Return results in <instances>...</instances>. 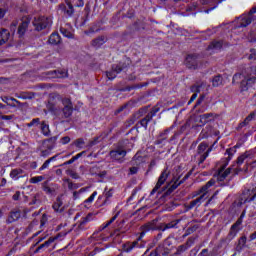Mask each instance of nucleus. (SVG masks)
I'll return each instance as SVG.
<instances>
[{
    "instance_id": "f257e3e1",
    "label": "nucleus",
    "mask_w": 256,
    "mask_h": 256,
    "mask_svg": "<svg viewBox=\"0 0 256 256\" xmlns=\"http://www.w3.org/2000/svg\"><path fill=\"white\" fill-rule=\"evenodd\" d=\"M240 83V92L243 93L245 91L250 90L255 87L256 83V67L252 66L245 70V74L236 73L233 75L232 84L237 85Z\"/></svg>"
},
{
    "instance_id": "f03ea898",
    "label": "nucleus",
    "mask_w": 256,
    "mask_h": 256,
    "mask_svg": "<svg viewBox=\"0 0 256 256\" xmlns=\"http://www.w3.org/2000/svg\"><path fill=\"white\" fill-rule=\"evenodd\" d=\"M246 159H253V150H247L244 153H242L240 156L237 157L235 161H233L232 165H230L228 168H225L224 170H221V160L218 162V169L215 173V177L217 178V181L222 183L231 175V171H233V167L237 165V167H241L243 163H245Z\"/></svg>"
},
{
    "instance_id": "7ed1b4c3",
    "label": "nucleus",
    "mask_w": 256,
    "mask_h": 256,
    "mask_svg": "<svg viewBox=\"0 0 256 256\" xmlns=\"http://www.w3.org/2000/svg\"><path fill=\"white\" fill-rule=\"evenodd\" d=\"M150 225H142L140 226L139 236L134 241H126L122 244V251L123 253H133L135 249H145L147 242L143 240V238L147 235V233L151 232Z\"/></svg>"
},
{
    "instance_id": "20e7f679",
    "label": "nucleus",
    "mask_w": 256,
    "mask_h": 256,
    "mask_svg": "<svg viewBox=\"0 0 256 256\" xmlns=\"http://www.w3.org/2000/svg\"><path fill=\"white\" fill-rule=\"evenodd\" d=\"M125 145H129V139L119 141L116 148L110 151L109 156L112 161H117L118 163L123 162V159L127 157V150L125 149Z\"/></svg>"
},
{
    "instance_id": "39448f33",
    "label": "nucleus",
    "mask_w": 256,
    "mask_h": 256,
    "mask_svg": "<svg viewBox=\"0 0 256 256\" xmlns=\"http://www.w3.org/2000/svg\"><path fill=\"white\" fill-rule=\"evenodd\" d=\"M75 7H85V0H76L74 6L71 2H66V5L63 3L58 5L59 11H62V13H64V15H67L68 17H73V15H75Z\"/></svg>"
},
{
    "instance_id": "423d86ee",
    "label": "nucleus",
    "mask_w": 256,
    "mask_h": 256,
    "mask_svg": "<svg viewBox=\"0 0 256 256\" xmlns=\"http://www.w3.org/2000/svg\"><path fill=\"white\" fill-rule=\"evenodd\" d=\"M239 147H241V145L236 144L235 146L226 149L224 153L225 157H222L220 159L221 171H223L224 169H227V167L229 166V163H231V161L233 160V157H235V153H237V149H239Z\"/></svg>"
},
{
    "instance_id": "0eeeda50",
    "label": "nucleus",
    "mask_w": 256,
    "mask_h": 256,
    "mask_svg": "<svg viewBox=\"0 0 256 256\" xmlns=\"http://www.w3.org/2000/svg\"><path fill=\"white\" fill-rule=\"evenodd\" d=\"M181 222V220L176 219V220H172L171 222H168L166 224H162L160 226H157L155 224V222L151 221V222H147L143 225H149L151 227L150 231H162L165 232L167 231V229H177L179 226V223Z\"/></svg>"
},
{
    "instance_id": "6e6552de",
    "label": "nucleus",
    "mask_w": 256,
    "mask_h": 256,
    "mask_svg": "<svg viewBox=\"0 0 256 256\" xmlns=\"http://www.w3.org/2000/svg\"><path fill=\"white\" fill-rule=\"evenodd\" d=\"M241 225H243V219L238 218L236 222L231 225L228 235L223 239V243H231V241H233L241 231V228H239Z\"/></svg>"
},
{
    "instance_id": "1a4fd4ad",
    "label": "nucleus",
    "mask_w": 256,
    "mask_h": 256,
    "mask_svg": "<svg viewBox=\"0 0 256 256\" xmlns=\"http://www.w3.org/2000/svg\"><path fill=\"white\" fill-rule=\"evenodd\" d=\"M171 131H173V126L160 132L159 135L156 137V140L154 141V145H156V147H159V149H163V147H165L169 143V133H171Z\"/></svg>"
},
{
    "instance_id": "9d476101",
    "label": "nucleus",
    "mask_w": 256,
    "mask_h": 256,
    "mask_svg": "<svg viewBox=\"0 0 256 256\" xmlns=\"http://www.w3.org/2000/svg\"><path fill=\"white\" fill-rule=\"evenodd\" d=\"M219 135H221V132L219 130L215 129L211 125H207L200 132L196 143H199V141H202V139H209V137H219Z\"/></svg>"
},
{
    "instance_id": "9b49d317",
    "label": "nucleus",
    "mask_w": 256,
    "mask_h": 256,
    "mask_svg": "<svg viewBox=\"0 0 256 256\" xmlns=\"http://www.w3.org/2000/svg\"><path fill=\"white\" fill-rule=\"evenodd\" d=\"M169 175H171V171H169V168H165L158 177V181L155 187L150 192V197H153V195H155V193H157L159 189H161V187L165 185V182L167 181V179H169Z\"/></svg>"
},
{
    "instance_id": "f8f14e48",
    "label": "nucleus",
    "mask_w": 256,
    "mask_h": 256,
    "mask_svg": "<svg viewBox=\"0 0 256 256\" xmlns=\"http://www.w3.org/2000/svg\"><path fill=\"white\" fill-rule=\"evenodd\" d=\"M125 69H127V64L124 62L113 64L111 70L106 71V77L109 79V81H113V79H116L117 75H119V73L122 71H125Z\"/></svg>"
},
{
    "instance_id": "ddd939ff",
    "label": "nucleus",
    "mask_w": 256,
    "mask_h": 256,
    "mask_svg": "<svg viewBox=\"0 0 256 256\" xmlns=\"http://www.w3.org/2000/svg\"><path fill=\"white\" fill-rule=\"evenodd\" d=\"M32 25L35 31L41 32L44 31L49 26V17L47 16H35Z\"/></svg>"
},
{
    "instance_id": "4468645a",
    "label": "nucleus",
    "mask_w": 256,
    "mask_h": 256,
    "mask_svg": "<svg viewBox=\"0 0 256 256\" xmlns=\"http://www.w3.org/2000/svg\"><path fill=\"white\" fill-rule=\"evenodd\" d=\"M223 47H229V43L224 40H212L206 48L210 53H221Z\"/></svg>"
},
{
    "instance_id": "2eb2a0df",
    "label": "nucleus",
    "mask_w": 256,
    "mask_h": 256,
    "mask_svg": "<svg viewBox=\"0 0 256 256\" xmlns=\"http://www.w3.org/2000/svg\"><path fill=\"white\" fill-rule=\"evenodd\" d=\"M65 235H67V233H58L56 236L54 237H50L48 238L47 241H45L44 243L40 244L35 250H34V253L37 254V253H43V251H45V249H49V246L52 244V243H55V241H57V239H59V237H65Z\"/></svg>"
},
{
    "instance_id": "dca6fc26",
    "label": "nucleus",
    "mask_w": 256,
    "mask_h": 256,
    "mask_svg": "<svg viewBox=\"0 0 256 256\" xmlns=\"http://www.w3.org/2000/svg\"><path fill=\"white\" fill-rule=\"evenodd\" d=\"M62 105H64V107L62 108L64 119H69V117L73 115L74 111L73 101H71L70 98H63Z\"/></svg>"
},
{
    "instance_id": "f3484780",
    "label": "nucleus",
    "mask_w": 256,
    "mask_h": 256,
    "mask_svg": "<svg viewBox=\"0 0 256 256\" xmlns=\"http://www.w3.org/2000/svg\"><path fill=\"white\" fill-rule=\"evenodd\" d=\"M217 119V114L210 112L205 113L198 116V123H201L200 127H204L207 123H211V121H215Z\"/></svg>"
},
{
    "instance_id": "a211bd4d",
    "label": "nucleus",
    "mask_w": 256,
    "mask_h": 256,
    "mask_svg": "<svg viewBox=\"0 0 256 256\" xmlns=\"http://www.w3.org/2000/svg\"><path fill=\"white\" fill-rule=\"evenodd\" d=\"M205 195H200L198 198L192 200L190 203L185 205L186 211H191V209H195V207H201L203 203H205Z\"/></svg>"
},
{
    "instance_id": "6ab92c4d",
    "label": "nucleus",
    "mask_w": 256,
    "mask_h": 256,
    "mask_svg": "<svg viewBox=\"0 0 256 256\" xmlns=\"http://www.w3.org/2000/svg\"><path fill=\"white\" fill-rule=\"evenodd\" d=\"M117 217H119V212H117L110 220H108L107 222H104L101 226H99L98 230H96L92 234L93 239H95L97 237V235H99V233H101V231H105V229H107V227H109V225H111L113 222H115L117 220Z\"/></svg>"
},
{
    "instance_id": "aec40b11",
    "label": "nucleus",
    "mask_w": 256,
    "mask_h": 256,
    "mask_svg": "<svg viewBox=\"0 0 256 256\" xmlns=\"http://www.w3.org/2000/svg\"><path fill=\"white\" fill-rule=\"evenodd\" d=\"M29 20L22 21L17 29V35L19 39H23L25 37V34L27 33V29H29Z\"/></svg>"
},
{
    "instance_id": "412c9836",
    "label": "nucleus",
    "mask_w": 256,
    "mask_h": 256,
    "mask_svg": "<svg viewBox=\"0 0 256 256\" xmlns=\"http://www.w3.org/2000/svg\"><path fill=\"white\" fill-rule=\"evenodd\" d=\"M215 183H217V181L215 180V178H211L205 185H203L197 192V195H207V193L209 192V189H211V187H213L215 185Z\"/></svg>"
},
{
    "instance_id": "4be33fe9",
    "label": "nucleus",
    "mask_w": 256,
    "mask_h": 256,
    "mask_svg": "<svg viewBox=\"0 0 256 256\" xmlns=\"http://www.w3.org/2000/svg\"><path fill=\"white\" fill-rule=\"evenodd\" d=\"M91 217H93V214L89 213L87 216L81 218L78 222L79 231H87V223H91V221H93Z\"/></svg>"
},
{
    "instance_id": "5701e85b",
    "label": "nucleus",
    "mask_w": 256,
    "mask_h": 256,
    "mask_svg": "<svg viewBox=\"0 0 256 256\" xmlns=\"http://www.w3.org/2000/svg\"><path fill=\"white\" fill-rule=\"evenodd\" d=\"M243 195L248 197L246 202L254 203V205H256V188H248L244 190Z\"/></svg>"
},
{
    "instance_id": "b1692460",
    "label": "nucleus",
    "mask_w": 256,
    "mask_h": 256,
    "mask_svg": "<svg viewBox=\"0 0 256 256\" xmlns=\"http://www.w3.org/2000/svg\"><path fill=\"white\" fill-rule=\"evenodd\" d=\"M185 65L188 69H197V58L193 54H189L185 59Z\"/></svg>"
},
{
    "instance_id": "393cba45",
    "label": "nucleus",
    "mask_w": 256,
    "mask_h": 256,
    "mask_svg": "<svg viewBox=\"0 0 256 256\" xmlns=\"http://www.w3.org/2000/svg\"><path fill=\"white\" fill-rule=\"evenodd\" d=\"M255 117H256V113L251 112L242 122L238 124L237 131H241L243 127H247V125H249V123H251V121H253Z\"/></svg>"
},
{
    "instance_id": "a878e982",
    "label": "nucleus",
    "mask_w": 256,
    "mask_h": 256,
    "mask_svg": "<svg viewBox=\"0 0 256 256\" xmlns=\"http://www.w3.org/2000/svg\"><path fill=\"white\" fill-rule=\"evenodd\" d=\"M243 249H247V236L242 235L240 238H238V242L236 244V251L237 253H241Z\"/></svg>"
},
{
    "instance_id": "bb28decb",
    "label": "nucleus",
    "mask_w": 256,
    "mask_h": 256,
    "mask_svg": "<svg viewBox=\"0 0 256 256\" xmlns=\"http://www.w3.org/2000/svg\"><path fill=\"white\" fill-rule=\"evenodd\" d=\"M21 215V210H12L8 216L7 223H15V221H19Z\"/></svg>"
},
{
    "instance_id": "cd10ccee",
    "label": "nucleus",
    "mask_w": 256,
    "mask_h": 256,
    "mask_svg": "<svg viewBox=\"0 0 256 256\" xmlns=\"http://www.w3.org/2000/svg\"><path fill=\"white\" fill-rule=\"evenodd\" d=\"M46 75L52 77V79H63L67 73L65 71L50 70L46 72Z\"/></svg>"
},
{
    "instance_id": "c85d7f7f",
    "label": "nucleus",
    "mask_w": 256,
    "mask_h": 256,
    "mask_svg": "<svg viewBox=\"0 0 256 256\" xmlns=\"http://www.w3.org/2000/svg\"><path fill=\"white\" fill-rule=\"evenodd\" d=\"M173 245V242L171 241V238L168 237L163 242V249L164 251L161 252V255L167 256L169 253H171V246Z\"/></svg>"
},
{
    "instance_id": "c756f323",
    "label": "nucleus",
    "mask_w": 256,
    "mask_h": 256,
    "mask_svg": "<svg viewBox=\"0 0 256 256\" xmlns=\"http://www.w3.org/2000/svg\"><path fill=\"white\" fill-rule=\"evenodd\" d=\"M213 149H215V144L208 146L206 152L198 158V165H203V163H205V161L207 160V157H209Z\"/></svg>"
},
{
    "instance_id": "7c9ffc66",
    "label": "nucleus",
    "mask_w": 256,
    "mask_h": 256,
    "mask_svg": "<svg viewBox=\"0 0 256 256\" xmlns=\"http://www.w3.org/2000/svg\"><path fill=\"white\" fill-rule=\"evenodd\" d=\"M10 177L13 179V181H19L23 177V169L21 168H15L12 169L10 172Z\"/></svg>"
},
{
    "instance_id": "2f4dec72",
    "label": "nucleus",
    "mask_w": 256,
    "mask_h": 256,
    "mask_svg": "<svg viewBox=\"0 0 256 256\" xmlns=\"http://www.w3.org/2000/svg\"><path fill=\"white\" fill-rule=\"evenodd\" d=\"M9 37H11V33H9V30L7 29L0 30V47L1 45H5V43L9 41Z\"/></svg>"
},
{
    "instance_id": "473e14b6",
    "label": "nucleus",
    "mask_w": 256,
    "mask_h": 256,
    "mask_svg": "<svg viewBox=\"0 0 256 256\" xmlns=\"http://www.w3.org/2000/svg\"><path fill=\"white\" fill-rule=\"evenodd\" d=\"M209 148V143L203 141L201 142L196 150V155H199L201 157L202 155H205L207 153V149Z\"/></svg>"
},
{
    "instance_id": "72a5a7b5",
    "label": "nucleus",
    "mask_w": 256,
    "mask_h": 256,
    "mask_svg": "<svg viewBox=\"0 0 256 256\" xmlns=\"http://www.w3.org/2000/svg\"><path fill=\"white\" fill-rule=\"evenodd\" d=\"M48 43L50 45H59L61 43V36L59 35V33H52L48 39Z\"/></svg>"
},
{
    "instance_id": "f704fd0d",
    "label": "nucleus",
    "mask_w": 256,
    "mask_h": 256,
    "mask_svg": "<svg viewBox=\"0 0 256 256\" xmlns=\"http://www.w3.org/2000/svg\"><path fill=\"white\" fill-rule=\"evenodd\" d=\"M151 121H153V118L147 114L144 118H142L138 122L137 125H140L139 127H143L144 129H147V127H149V123H151Z\"/></svg>"
},
{
    "instance_id": "c9c22d12",
    "label": "nucleus",
    "mask_w": 256,
    "mask_h": 256,
    "mask_svg": "<svg viewBox=\"0 0 256 256\" xmlns=\"http://www.w3.org/2000/svg\"><path fill=\"white\" fill-rule=\"evenodd\" d=\"M62 207H63V201H61V198H57L52 205V209H54L56 213H63Z\"/></svg>"
},
{
    "instance_id": "e433bc0d",
    "label": "nucleus",
    "mask_w": 256,
    "mask_h": 256,
    "mask_svg": "<svg viewBox=\"0 0 256 256\" xmlns=\"http://www.w3.org/2000/svg\"><path fill=\"white\" fill-rule=\"evenodd\" d=\"M40 129H41V133H42V135H44V137H49L51 135V130L49 129V124H47V122L42 121Z\"/></svg>"
},
{
    "instance_id": "4c0bfd02",
    "label": "nucleus",
    "mask_w": 256,
    "mask_h": 256,
    "mask_svg": "<svg viewBox=\"0 0 256 256\" xmlns=\"http://www.w3.org/2000/svg\"><path fill=\"white\" fill-rule=\"evenodd\" d=\"M57 139H59V136H52L44 141V143L50 144V145H47V149H49V151H52V149H55V143H57Z\"/></svg>"
},
{
    "instance_id": "58836bf2",
    "label": "nucleus",
    "mask_w": 256,
    "mask_h": 256,
    "mask_svg": "<svg viewBox=\"0 0 256 256\" xmlns=\"http://www.w3.org/2000/svg\"><path fill=\"white\" fill-rule=\"evenodd\" d=\"M17 99H34L35 98V93L33 92H21L20 94H16Z\"/></svg>"
},
{
    "instance_id": "ea45409f",
    "label": "nucleus",
    "mask_w": 256,
    "mask_h": 256,
    "mask_svg": "<svg viewBox=\"0 0 256 256\" xmlns=\"http://www.w3.org/2000/svg\"><path fill=\"white\" fill-rule=\"evenodd\" d=\"M197 229H199V225L195 224L193 226L188 227L185 230V233L183 234V239H185L186 237H189V235H193V233H195V231H197Z\"/></svg>"
},
{
    "instance_id": "a19ab883",
    "label": "nucleus",
    "mask_w": 256,
    "mask_h": 256,
    "mask_svg": "<svg viewBox=\"0 0 256 256\" xmlns=\"http://www.w3.org/2000/svg\"><path fill=\"white\" fill-rule=\"evenodd\" d=\"M105 36H99L92 40V47H101V45H105Z\"/></svg>"
},
{
    "instance_id": "79ce46f5",
    "label": "nucleus",
    "mask_w": 256,
    "mask_h": 256,
    "mask_svg": "<svg viewBox=\"0 0 256 256\" xmlns=\"http://www.w3.org/2000/svg\"><path fill=\"white\" fill-rule=\"evenodd\" d=\"M104 197H105V200L103 201L102 206L111 205L110 198L113 197V188L105 192Z\"/></svg>"
},
{
    "instance_id": "37998d69",
    "label": "nucleus",
    "mask_w": 256,
    "mask_h": 256,
    "mask_svg": "<svg viewBox=\"0 0 256 256\" xmlns=\"http://www.w3.org/2000/svg\"><path fill=\"white\" fill-rule=\"evenodd\" d=\"M60 33L63 35V37H66V39H73L75 37L73 32L65 27L60 28Z\"/></svg>"
},
{
    "instance_id": "c03bdc74",
    "label": "nucleus",
    "mask_w": 256,
    "mask_h": 256,
    "mask_svg": "<svg viewBox=\"0 0 256 256\" xmlns=\"http://www.w3.org/2000/svg\"><path fill=\"white\" fill-rule=\"evenodd\" d=\"M222 84H223V76H221V74H218L212 78L213 87H219Z\"/></svg>"
},
{
    "instance_id": "a18cd8bd",
    "label": "nucleus",
    "mask_w": 256,
    "mask_h": 256,
    "mask_svg": "<svg viewBox=\"0 0 256 256\" xmlns=\"http://www.w3.org/2000/svg\"><path fill=\"white\" fill-rule=\"evenodd\" d=\"M95 197H97V191H94L85 201H84V207L86 209H89V205L95 201Z\"/></svg>"
},
{
    "instance_id": "49530a36",
    "label": "nucleus",
    "mask_w": 256,
    "mask_h": 256,
    "mask_svg": "<svg viewBox=\"0 0 256 256\" xmlns=\"http://www.w3.org/2000/svg\"><path fill=\"white\" fill-rule=\"evenodd\" d=\"M143 87H147V83L144 84H134L130 86H126L123 91H134L135 89H143Z\"/></svg>"
},
{
    "instance_id": "de8ad7c7",
    "label": "nucleus",
    "mask_w": 256,
    "mask_h": 256,
    "mask_svg": "<svg viewBox=\"0 0 256 256\" xmlns=\"http://www.w3.org/2000/svg\"><path fill=\"white\" fill-rule=\"evenodd\" d=\"M199 239V236H190L187 241L184 243L188 249H191L195 245V241Z\"/></svg>"
},
{
    "instance_id": "09e8293b",
    "label": "nucleus",
    "mask_w": 256,
    "mask_h": 256,
    "mask_svg": "<svg viewBox=\"0 0 256 256\" xmlns=\"http://www.w3.org/2000/svg\"><path fill=\"white\" fill-rule=\"evenodd\" d=\"M135 31H145V24L141 20H137L133 23Z\"/></svg>"
},
{
    "instance_id": "8fccbe9b",
    "label": "nucleus",
    "mask_w": 256,
    "mask_h": 256,
    "mask_svg": "<svg viewBox=\"0 0 256 256\" xmlns=\"http://www.w3.org/2000/svg\"><path fill=\"white\" fill-rule=\"evenodd\" d=\"M1 101H3V103H6V105L8 107H13V108L17 107V104L11 103V97L10 96H2Z\"/></svg>"
},
{
    "instance_id": "3c124183",
    "label": "nucleus",
    "mask_w": 256,
    "mask_h": 256,
    "mask_svg": "<svg viewBox=\"0 0 256 256\" xmlns=\"http://www.w3.org/2000/svg\"><path fill=\"white\" fill-rule=\"evenodd\" d=\"M247 199H249L248 196L244 195L242 192V197L239 198L237 207H243V205H247V203H250V202H247Z\"/></svg>"
},
{
    "instance_id": "603ef678",
    "label": "nucleus",
    "mask_w": 256,
    "mask_h": 256,
    "mask_svg": "<svg viewBox=\"0 0 256 256\" xmlns=\"http://www.w3.org/2000/svg\"><path fill=\"white\" fill-rule=\"evenodd\" d=\"M203 87V84H194L190 87V91L196 95L198 93H201V88Z\"/></svg>"
},
{
    "instance_id": "864d4df0",
    "label": "nucleus",
    "mask_w": 256,
    "mask_h": 256,
    "mask_svg": "<svg viewBox=\"0 0 256 256\" xmlns=\"http://www.w3.org/2000/svg\"><path fill=\"white\" fill-rule=\"evenodd\" d=\"M73 145H75L77 149H83V146L85 145V139L78 138L73 142Z\"/></svg>"
},
{
    "instance_id": "5fc2aeb1",
    "label": "nucleus",
    "mask_w": 256,
    "mask_h": 256,
    "mask_svg": "<svg viewBox=\"0 0 256 256\" xmlns=\"http://www.w3.org/2000/svg\"><path fill=\"white\" fill-rule=\"evenodd\" d=\"M189 248L187 247L186 244H182L180 246L177 247L176 249V255H183V253H185V251H187Z\"/></svg>"
},
{
    "instance_id": "6e6d98bb",
    "label": "nucleus",
    "mask_w": 256,
    "mask_h": 256,
    "mask_svg": "<svg viewBox=\"0 0 256 256\" xmlns=\"http://www.w3.org/2000/svg\"><path fill=\"white\" fill-rule=\"evenodd\" d=\"M45 180V176H34L30 178V183L36 185V183H41V181Z\"/></svg>"
},
{
    "instance_id": "4d7b16f0",
    "label": "nucleus",
    "mask_w": 256,
    "mask_h": 256,
    "mask_svg": "<svg viewBox=\"0 0 256 256\" xmlns=\"http://www.w3.org/2000/svg\"><path fill=\"white\" fill-rule=\"evenodd\" d=\"M159 111H161V108H159V105H156L151 109L148 115L153 119V117H155L159 113Z\"/></svg>"
},
{
    "instance_id": "13d9d810",
    "label": "nucleus",
    "mask_w": 256,
    "mask_h": 256,
    "mask_svg": "<svg viewBox=\"0 0 256 256\" xmlns=\"http://www.w3.org/2000/svg\"><path fill=\"white\" fill-rule=\"evenodd\" d=\"M194 172H195V166L192 167V168L188 171V173L183 177V179L180 180V181H183V183H185V181H187V179H189V177H191Z\"/></svg>"
},
{
    "instance_id": "bf43d9fd",
    "label": "nucleus",
    "mask_w": 256,
    "mask_h": 256,
    "mask_svg": "<svg viewBox=\"0 0 256 256\" xmlns=\"http://www.w3.org/2000/svg\"><path fill=\"white\" fill-rule=\"evenodd\" d=\"M47 221H48L47 215L43 214L40 219V229H43V227H45V225H47Z\"/></svg>"
},
{
    "instance_id": "052dcab7",
    "label": "nucleus",
    "mask_w": 256,
    "mask_h": 256,
    "mask_svg": "<svg viewBox=\"0 0 256 256\" xmlns=\"http://www.w3.org/2000/svg\"><path fill=\"white\" fill-rule=\"evenodd\" d=\"M60 143L61 145H67L69 143H71V137L69 136H64L60 139Z\"/></svg>"
},
{
    "instance_id": "680f3d73",
    "label": "nucleus",
    "mask_w": 256,
    "mask_h": 256,
    "mask_svg": "<svg viewBox=\"0 0 256 256\" xmlns=\"http://www.w3.org/2000/svg\"><path fill=\"white\" fill-rule=\"evenodd\" d=\"M67 175H69L72 179H79V174L73 170H68Z\"/></svg>"
},
{
    "instance_id": "e2e57ef3",
    "label": "nucleus",
    "mask_w": 256,
    "mask_h": 256,
    "mask_svg": "<svg viewBox=\"0 0 256 256\" xmlns=\"http://www.w3.org/2000/svg\"><path fill=\"white\" fill-rule=\"evenodd\" d=\"M99 136L94 137L90 142H89V147H95V145H98L99 143Z\"/></svg>"
},
{
    "instance_id": "0e129e2a",
    "label": "nucleus",
    "mask_w": 256,
    "mask_h": 256,
    "mask_svg": "<svg viewBox=\"0 0 256 256\" xmlns=\"http://www.w3.org/2000/svg\"><path fill=\"white\" fill-rule=\"evenodd\" d=\"M66 182L68 183V189H79V186L76 183L70 182L69 179H66Z\"/></svg>"
},
{
    "instance_id": "69168bd1",
    "label": "nucleus",
    "mask_w": 256,
    "mask_h": 256,
    "mask_svg": "<svg viewBox=\"0 0 256 256\" xmlns=\"http://www.w3.org/2000/svg\"><path fill=\"white\" fill-rule=\"evenodd\" d=\"M203 101H205V94L200 95V97L197 99L194 107H199V105H201V103H203Z\"/></svg>"
},
{
    "instance_id": "338daca9",
    "label": "nucleus",
    "mask_w": 256,
    "mask_h": 256,
    "mask_svg": "<svg viewBox=\"0 0 256 256\" xmlns=\"http://www.w3.org/2000/svg\"><path fill=\"white\" fill-rule=\"evenodd\" d=\"M180 185H183V181L176 180L170 187L175 191Z\"/></svg>"
},
{
    "instance_id": "774afa93",
    "label": "nucleus",
    "mask_w": 256,
    "mask_h": 256,
    "mask_svg": "<svg viewBox=\"0 0 256 256\" xmlns=\"http://www.w3.org/2000/svg\"><path fill=\"white\" fill-rule=\"evenodd\" d=\"M199 256H211V253H209V249L204 248L201 250V252L199 253Z\"/></svg>"
}]
</instances>
